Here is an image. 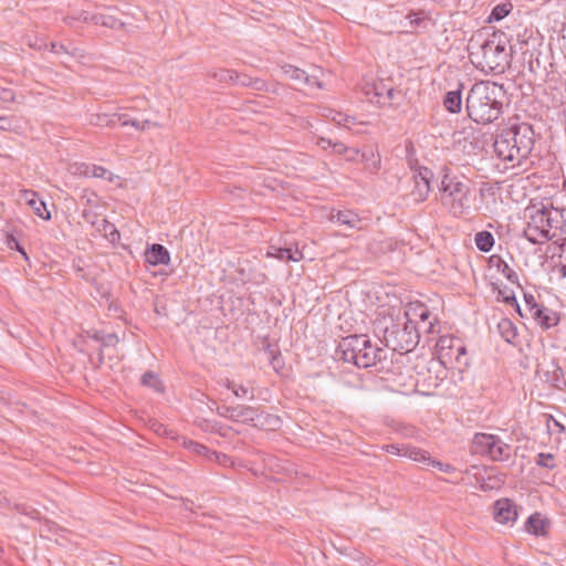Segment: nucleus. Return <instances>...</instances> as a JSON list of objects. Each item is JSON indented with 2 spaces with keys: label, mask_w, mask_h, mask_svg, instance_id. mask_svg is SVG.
<instances>
[{
  "label": "nucleus",
  "mask_w": 566,
  "mask_h": 566,
  "mask_svg": "<svg viewBox=\"0 0 566 566\" xmlns=\"http://www.w3.org/2000/svg\"><path fill=\"white\" fill-rule=\"evenodd\" d=\"M150 126H156L158 127L159 125L157 123H151L150 120L146 119L144 122H140V130H146L147 128H149Z\"/></svg>",
  "instance_id": "obj_57"
},
{
  "label": "nucleus",
  "mask_w": 566,
  "mask_h": 566,
  "mask_svg": "<svg viewBox=\"0 0 566 566\" xmlns=\"http://www.w3.org/2000/svg\"><path fill=\"white\" fill-rule=\"evenodd\" d=\"M232 411V421L244 424H253L260 416L259 408L245 405L233 406Z\"/></svg>",
  "instance_id": "obj_17"
},
{
  "label": "nucleus",
  "mask_w": 566,
  "mask_h": 566,
  "mask_svg": "<svg viewBox=\"0 0 566 566\" xmlns=\"http://www.w3.org/2000/svg\"><path fill=\"white\" fill-rule=\"evenodd\" d=\"M274 252H269V255H274L279 260L290 261L292 258L291 248H274L272 247Z\"/></svg>",
  "instance_id": "obj_42"
},
{
  "label": "nucleus",
  "mask_w": 566,
  "mask_h": 566,
  "mask_svg": "<svg viewBox=\"0 0 566 566\" xmlns=\"http://www.w3.org/2000/svg\"><path fill=\"white\" fill-rule=\"evenodd\" d=\"M426 458H427V460L418 461V462L426 464V465H430L432 468H437L439 471H442V472H449L450 470H452V467L450 464L442 463L440 461L431 459V457L429 455L428 452H426Z\"/></svg>",
  "instance_id": "obj_39"
},
{
  "label": "nucleus",
  "mask_w": 566,
  "mask_h": 566,
  "mask_svg": "<svg viewBox=\"0 0 566 566\" xmlns=\"http://www.w3.org/2000/svg\"><path fill=\"white\" fill-rule=\"evenodd\" d=\"M546 381H549L555 388H562V385H565L562 368L554 365L552 376H549L548 373L546 374Z\"/></svg>",
  "instance_id": "obj_33"
},
{
  "label": "nucleus",
  "mask_w": 566,
  "mask_h": 566,
  "mask_svg": "<svg viewBox=\"0 0 566 566\" xmlns=\"http://www.w3.org/2000/svg\"><path fill=\"white\" fill-rule=\"evenodd\" d=\"M386 94H387L388 99L392 101L395 97L396 91L392 87H390L387 90Z\"/></svg>",
  "instance_id": "obj_58"
},
{
  "label": "nucleus",
  "mask_w": 566,
  "mask_h": 566,
  "mask_svg": "<svg viewBox=\"0 0 566 566\" xmlns=\"http://www.w3.org/2000/svg\"><path fill=\"white\" fill-rule=\"evenodd\" d=\"M226 386L228 389H231L235 397L242 398L250 395V399H254V394L248 387L243 385H237L233 381L227 380Z\"/></svg>",
  "instance_id": "obj_30"
},
{
  "label": "nucleus",
  "mask_w": 566,
  "mask_h": 566,
  "mask_svg": "<svg viewBox=\"0 0 566 566\" xmlns=\"http://www.w3.org/2000/svg\"><path fill=\"white\" fill-rule=\"evenodd\" d=\"M209 461L218 462L223 467H232L234 463L229 455L217 451H212V453H209Z\"/></svg>",
  "instance_id": "obj_38"
},
{
  "label": "nucleus",
  "mask_w": 566,
  "mask_h": 566,
  "mask_svg": "<svg viewBox=\"0 0 566 566\" xmlns=\"http://www.w3.org/2000/svg\"><path fill=\"white\" fill-rule=\"evenodd\" d=\"M531 317L541 327H543L545 329L556 326L559 322L558 314L555 311L544 306L543 304L538 308H536L535 312H533Z\"/></svg>",
  "instance_id": "obj_15"
},
{
  "label": "nucleus",
  "mask_w": 566,
  "mask_h": 566,
  "mask_svg": "<svg viewBox=\"0 0 566 566\" xmlns=\"http://www.w3.org/2000/svg\"><path fill=\"white\" fill-rule=\"evenodd\" d=\"M185 447L196 454L206 457L208 460H209V453H212V451L209 450L206 446L200 444L195 441H191V440L185 441Z\"/></svg>",
  "instance_id": "obj_32"
},
{
  "label": "nucleus",
  "mask_w": 566,
  "mask_h": 566,
  "mask_svg": "<svg viewBox=\"0 0 566 566\" xmlns=\"http://www.w3.org/2000/svg\"><path fill=\"white\" fill-rule=\"evenodd\" d=\"M119 339L116 334H104L99 337V354H98V361L99 364L103 363L104 358V350L108 347H115L118 344Z\"/></svg>",
  "instance_id": "obj_29"
},
{
  "label": "nucleus",
  "mask_w": 566,
  "mask_h": 566,
  "mask_svg": "<svg viewBox=\"0 0 566 566\" xmlns=\"http://www.w3.org/2000/svg\"><path fill=\"white\" fill-rule=\"evenodd\" d=\"M291 254H292V258H290V261H300L302 258H303V254L301 251H298L297 249L295 250H292L291 249Z\"/></svg>",
  "instance_id": "obj_55"
},
{
  "label": "nucleus",
  "mask_w": 566,
  "mask_h": 566,
  "mask_svg": "<svg viewBox=\"0 0 566 566\" xmlns=\"http://www.w3.org/2000/svg\"><path fill=\"white\" fill-rule=\"evenodd\" d=\"M535 462L537 465L546 469H554L556 467L552 453H538Z\"/></svg>",
  "instance_id": "obj_37"
},
{
  "label": "nucleus",
  "mask_w": 566,
  "mask_h": 566,
  "mask_svg": "<svg viewBox=\"0 0 566 566\" xmlns=\"http://www.w3.org/2000/svg\"><path fill=\"white\" fill-rule=\"evenodd\" d=\"M499 270L511 283H517L518 276L507 263L502 261L499 265Z\"/></svg>",
  "instance_id": "obj_40"
},
{
  "label": "nucleus",
  "mask_w": 566,
  "mask_h": 566,
  "mask_svg": "<svg viewBox=\"0 0 566 566\" xmlns=\"http://www.w3.org/2000/svg\"><path fill=\"white\" fill-rule=\"evenodd\" d=\"M407 18L410 19L411 27H419L422 22H424V18H421L416 13L409 14Z\"/></svg>",
  "instance_id": "obj_50"
},
{
  "label": "nucleus",
  "mask_w": 566,
  "mask_h": 566,
  "mask_svg": "<svg viewBox=\"0 0 566 566\" xmlns=\"http://www.w3.org/2000/svg\"><path fill=\"white\" fill-rule=\"evenodd\" d=\"M471 452L488 455L494 461H505L511 457V447L495 434L476 433L472 441Z\"/></svg>",
  "instance_id": "obj_7"
},
{
  "label": "nucleus",
  "mask_w": 566,
  "mask_h": 566,
  "mask_svg": "<svg viewBox=\"0 0 566 566\" xmlns=\"http://www.w3.org/2000/svg\"><path fill=\"white\" fill-rule=\"evenodd\" d=\"M12 242L15 243V250L19 251L24 256V259H28L25 250L19 244L17 239L12 235L8 237L7 243L10 249H12Z\"/></svg>",
  "instance_id": "obj_46"
},
{
  "label": "nucleus",
  "mask_w": 566,
  "mask_h": 566,
  "mask_svg": "<svg viewBox=\"0 0 566 566\" xmlns=\"http://www.w3.org/2000/svg\"><path fill=\"white\" fill-rule=\"evenodd\" d=\"M511 7V4L505 3L494 7L490 15V21H500L505 18L510 13Z\"/></svg>",
  "instance_id": "obj_35"
},
{
  "label": "nucleus",
  "mask_w": 566,
  "mask_h": 566,
  "mask_svg": "<svg viewBox=\"0 0 566 566\" xmlns=\"http://www.w3.org/2000/svg\"><path fill=\"white\" fill-rule=\"evenodd\" d=\"M83 21H92L94 24L103 25L109 29H120L125 23L118 19L111 10L95 14L82 13Z\"/></svg>",
  "instance_id": "obj_14"
},
{
  "label": "nucleus",
  "mask_w": 566,
  "mask_h": 566,
  "mask_svg": "<svg viewBox=\"0 0 566 566\" xmlns=\"http://www.w3.org/2000/svg\"><path fill=\"white\" fill-rule=\"evenodd\" d=\"M551 219L545 210L537 211L524 229V237L533 244L551 240Z\"/></svg>",
  "instance_id": "obj_8"
},
{
  "label": "nucleus",
  "mask_w": 566,
  "mask_h": 566,
  "mask_svg": "<svg viewBox=\"0 0 566 566\" xmlns=\"http://www.w3.org/2000/svg\"><path fill=\"white\" fill-rule=\"evenodd\" d=\"M499 332L505 342L513 344L517 337V328L512 321L504 318L497 325Z\"/></svg>",
  "instance_id": "obj_22"
},
{
  "label": "nucleus",
  "mask_w": 566,
  "mask_h": 566,
  "mask_svg": "<svg viewBox=\"0 0 566 566\" xmlns=\"http://www.w3.org/2000/svg\"><path fill=\"white\" fill-rule=\"evenodd\" d=\"M282 71L286 75V77L300 84L308 83L311 80L310 75L306 74L305 71L291 64L283 65Z\"/></svg>",
  "instance_id": "obj_24"
},
{
  "label": "nucleus",
  "mask_w": 566,
  "mask_h": 566,
  "mask_svg": "<svg viewBox=\"0 0 566 566\" xmlns=\"http://www.w3.org/2000/svg\"><path fill=\"white\" fill-rule=\"evenodd\" d=\"M549 525L551 523L547 518L543 517L539 513H534L528 516L525 530L535 536H545L548 533Z\"/></svg>",
  "instance_id": "obj_18"
},
{
  "label": "nucleus",
  "mask_w": 566,
  "mask_h": 566,
  "mask_svg": "<svg viewBox=\"0 0 566 566\" xmlns=\"http://www.w3.org/2000/svg\"><path fill=\"white\" fill-rule=\"evenodd\" d=\"M127 125H130V126L135 127L136 129L140 130V122H138L136 119H128L127 116L125 115L124 120L122 122V126H127Z\"/></svg>",
  "instance_id": "obj_51"
},
{
  "label": "nucleus",
  "mask_w": 566,
  "mask_h": 566,
  "mask_svg": "<svg viewBox=\"0 0 566 566\" xmlns=\"http://www.w3.org/2000/svg\"><path fill=\"white\" fill-rule=\"evenodd\" d=\"M76 20H77V19H76V18H74V17H67V18L65 19V22H66L69 25H73V24H74V22H75Z\"/></svg>",
  "instance_id": "obj_60"
},
{
  "label": "nucleus",
  "mask_w": 566,
  "mask_h": 566,
  "mask_svg": "<svg viewBox=\"0 0 566 566\" xmlns=\"http://www.w3.org/2000/svg\"><path fill=\"white\" fill-rule=\"evenodd\" d=\"M503 85L490 81L475 83L467 97V109L470 118L479 124L496 120L502 114L505 98Z\"/></svg>",
  "instance_id": "obj_1"
},
{
  "label": "nucleus",
  "mask_w": 566,
  "mask_h": 566,
  "mask_svg": "<svg viewBox=\"0 0 566 566\" xmlns=\"http://www.w3.org/2000/svg\"><path fill=\"white\" fill-rule=\"evenodd\" d=\"M453 353V359L458 363L459 367L469 365L467 358V348L461 344L460 340L457 344L455 350Z\"/></svg>",
  "instance_id": "obj_36"
},
{
  "label": "nucleus",
  "mask_w": 566,
  "mask_h": 566,
  "mask_svg": "<svg viewBox=\"0 0 566 566\" xmlns=\"http://www.w3.org/2000/svg\"><path fill=\"white\" fill-rule=\"evenodd\" d=\"M443 105L450 113H459L462 107L461 91L455 90L448 92L444 96Z\"/></svg>",
  "instance_id": "obj_21"
},
{
  "label": "nucleus",
  "mask_w": 566,
  "mask_h": 566,
  "mask_svg": "<svg viewBox=\"0 0 566 566\" xmlns=\"http://www.w3.org/2000/svg\"><path fill=\"white\" fill-rule=\"evenodd\" d=\"M52 51H54L56 53L59 52V46L54 43H52Z\"/></svg>",
  "instance_id": "obj_62"
},
{
  "label": "nucleus",
  "mask_w": 566,
  "mask_h": 566,
  "mask_svg": "<svg viewBox=\"0 0 566 566\" xmlns=\"http://www.w3.org/2000/svg\"><path fill=\"white\" fill-rule=\"evenodd\" d=\"M384 450L388 453L405 457V458L411 459L413 461L427 460L426 451H423L417 447L407 444V443L387 444L384 447Z\"/></svg>",
  "instance_id": "obj_13"
},
{
  "label": "nucleus",
  "mask_w": 566,
  "mask_h": 566,
  "mask_svg": "<svg viewBox=\"0 0 566 566\" xmlns=\"http://www.w3.org/2000/svg\"><path fill=\"white\" fill-rule=\"evenodd\" d=\"M142 385L148 388H151L156 392H163L164 391V385L161 380L159 379L158 375L153 371H146L142 376Z\"/></svg>",
  "instance_id": "obj_28"
},
{
  "label": "nucleus",
  "mask_w": 566,
  "mask_h": 566,
  "mask_svg": "<svg viewBox=\"0 0 566 566\" xmlns=\"http://www.w3.org/2000/svg\"><path fill=\"white\" fill-rule=\"evenodd\" d=\"M101 231L104 232V234L108 238L111 242H115L120 238V234L118 230L115 228V226L105 219L103 220V228L101 229Z\"/></svg>",
  "instance_id": "obj_34"
},
{
  "label": "nucleus",
  "mask_w": 566,
  "mask_h": 566,
  "mask_svg": "<svg viewBox=\"0 0 566 566\" xmlns=\"http://www.w3.org/2000/svg\"><path fill=\"white\" fill-rule=\"evenodd\" d=\"M332 119L338 125H346V123L348 122V116L336 112Z\"/></svg>",
  "instance_id": "obj_49"
},
{
  "label": "nucleus",
  "mask_w": 566,
  "mask_h": 566,
  "mask_svg": "<svg viewBox=\"0 0 566 566\" xmlns=\"http://www.w3.org/2000/svg\"><path fill=\"white\" fill-rule=\"evenodd\" d=\"M271 365L275 370H279V368H281V358L279 355H274L272 357Z\"/></svg>",
  "instance_id": "obj_56"
},
{
  "label": "nucleus",
  "mask_w": 566,
  "mask_h": 566,
  "mask_svg": "<svg viewBox=\"0 0 566 566\" xmlns=\"http://www.w3.org/2000/svg\"><path fill=\"white\" fill-rule=\"evenodd\" d=\"M333 150L335 154L343 155L348 151V147L340 142H336L333 144Z\"/></svg>",
  "instance_id": "obj_47"
},
{
  "label": "nucleus",
  "mask_w": 566,
  "mask_h": 566,
  "mask_svg": "<svg viewBox=\"0 0 566 566\" xmlns=\"http://www.w3.org/2000/svg\"><path fill=\"white\" fill-rule=\"evenodd\" d=\"M336 353L339 359L352 363L359 368H369L385 358L384 349L363 334L349 335L343 338Z\"/></svg>",
  "instance_id": "obj_4"
},
{
  "label": "nucleus",
  "mask_w": 566,
  "mask_h": 566,
  "mask_svg": "<svg viewBox=\"0 0 566 566\" xmlns=\"http://www.w3.org/2000/svg\"><path fill=\"white\" fill-rule=\"evenodd\" d=\"M459 339L449 335L441 336L437 342V350L439 358L446 363L453 359V352L455 350Z\"/></svg>",
  "instance_id": "obj_19"
},
{
  "label": "nucleus",
  "mask_w": 566,
  "mask_h": 566,
  "mask_svg": "<svg viewBox=\"0 0 566 566\" xmlns=\"http://www.w3.org/2000/svg\"><path fill=\"white\" fill-rule=\"evenodd\" d=\"M376 95H378V96L382 95V90L376 88Z\"/></svg>",
  "instance_id": "obj_63"
},
{
  "label": "nucleus",
  "mask_w": 566,
  "mask_h": 566,
  "mask_svg": "<svg viewBox=\"0 0 566 566\" xmlns=\"http://www.w3.org/2000/svg\"><path fill=\"white\" fill-rule=\"evenodd\" d=\"M474 242L482 252H489L494 245V238L489 231H480L475 234Z\"/></svg>",
  "instance_id": "obj_27"
},
{
  "label": "nucleus",
  "mask_w": 566,
  "mask_h": 566,
  "mask_svg": "<svg viewBox=\"0 0 566 566\" xmlns=\"http://www.w3.org/2000/svg\"><path fill=\"white\" fill-rule=\"evenodd\" d=\"M562 277H566V264L559 269Z\"/></svg>",
  "instance_id": "obj_61"
},
{
  "label": "nucleus",
  "mask_w": 566,
  "mask_h": 566,
  "mask_svg": "<svg viewBox=\"0 0 566 566\" xmlns=\"http://www.w3.org/2000/svg\"><path fill=\"white\" fill-rule=\"evenodd\" d=\"M535 133L527 123L514 124L503 129L494 140V151L499 158L516 161L518 165L532 153Z\"/></svg>",
  "instance_id": "obj_2"
},
{
  "label": "nucleus",
  "mask_w": 566,
  "mask_h": 566,
  "mask_svg": "<svg viewBox=\"0 0 566 566\" xmlns=\"http://www.w3.org/2000/svg\"><path fill=\"white\" fill-rule=\"evenodd\" d=\"M145 261L150 265H166L170 261V254L164 245L154 243L146 249Z\"/></svg>",
  "instance_id": "obj_16"
},
{
  "label": "nucleus",
  "mask_w": 566,
  "mask_h": 566,
  "mask_svg": "<svg viewBox=\"0 0 566 566\" xmlns=\"http://www.w3.org/2000/svg\"><path fill=\"white\" fill-rule=\"evenodd\" d=\"M415 316L419 317V322H415L416 326H420V331L432 333L433 332V323L428 322L431 316V313L428 308L420 306L418 310H415Z\"/></svg>",
  "instance_id": "obj_25"
},
{
  "label": "nucleus",
  "mask_w": 566,
  "mask_h": 566,
  "mask_svg": "<svg viewBox=\"0 0 566 566\" xmlns=\"http://www.w3.org/2000/svg\"><path fill=\"white\" fill-rule=\"evenodd\" d=\"M562 248H563V250H566V239L564 240Z\"/></svg>",
  "instance_id": "obj_64"
},
{
  "label": "nucleus",
  "mask_w": 566,
  "mask_h": 566,
  "mask_svg": "<svg viewBox=\"0 0 566 566\" xmlns=\"http://www.w3.org/2000/svg\"><path fill=\"white\" fill-rule=\"evenodd\" d=\"M125 115L124 114H114L112 116L108 115V122L109 125L107 127H113L116 125V118L120 120V123L124 120Z\"/></svg>",
  "instance_id": "obj_54"
},
{
  "label": "nucleus",
  "mask_w": 566,
  "mask_h": 566,
  "mask_svg": "<svg viewBox=\"0 0 566 566\" xmlns=\"http://www.w3.org/2000/svg\"><path fill=\"white\" fill-rule=\"evenodd\" d=\"M211 76L222 83H230L234 81V71L232 70H226V69H219L211 73Z\"/></svg>",
  "instance_id": "obj_31"
},
{
  "label": "nucleus",
  "mask_w": 566,
  "mask_h": 566,
  "mask_svg": "<svg viewBox=\"0 0 566 566\" xmlns=\"http://www.w3.org/2000/svg\"><path fill=\"white\" fill-rule=\"evenodd\" d=\"M316 144L322 147L323 149H326L327 147H333V142L325 137H319L316 142Z\"/></svg>",
  "instance_id": "obj_52"
},
{
  "label": "nucleus",
  "mask_w": 566,
  "mask_h": 566,
  "mask_svg": "<svg viewBox=\"0 0 566 566\" xmlns=\"http://www.w3.org/2000/svg\"><path fill=\"white\" fill-rule=\"evenodd\" d=\"M310 82L308 83H304L305 85L307 86H311V87H317V88H322L323 87V84L321 81H318V78L315 76V75H310Z\"/></svg>",
  "instance_id": "obj_53"
},
{
  "label": "nucleus",
  "mask_w": 566,
  "mask_h": 566,
  "mask_svg": "<svg viewBox=\"0 0 566 566\" xmlns=\"http://www.w3.org/2000/svg\"><path fill=\"white\" fill-rule=\"evenodd\" d=\"M0 129L2 130H11L12 129V119L10 117H0Z\"/></svg>",
  "instance_id": "obj_48"
},
{
  "label": "nucleus",
  "mask_w": 566,
  "mask_h": 566,
  "mask_svg": "<svg viewBox=\"0 0 566 566\" xmlns=\"http://www.w3.org/2000/svg\"><path fill=\"white\" fill-rule=\"evenodd\" d=\"M233 83H237L240 86L244 87H251L256 91H262L265 88V83L261 78H252L249 75L245 74H238L234 72V81Z\"/></svg>",
  "instance_id": "obj_23"
},
{
  "label": "nucleus",
  "mask_w": 566,
  "mask_h": 566,
  "mask_svg": "<svg viewBox=\"0 0 566 566\" xmlns=\"http://www.w3.org/2000/svg\"><path fill=\"white\" fill-rule=\"evenodd\" d=\"M419 332L420 326H416L415 321L408 317L402 326L392 324L391 327H386L384 339L387 347L408 353L417 345Z\"/></svg>",
  "instance_id": "obj_6"
},
{
  "label": "nucleus",
  "mask_w": 566,
  "mask_h": 566,
  "mask_svg": "<svg viewBox=\"0 0 566 566\" xmlns=\"http://www.w3.org/2000/svg\"><path fill=\"white\" fill-rule=\"evenodd\" d=\"M91 124L99 127H107L109 125L107 114H95L91 117Z\"/></svg>",
  "instance_id": "obj_43"
},
{
  "label": "nucleus",
  "mask_w": 566,
  "mask_h": 566,
  "mask_svg": "<svg viewBox=\"0 0 566 566\" xmlns=\"http://www.w3.org/2000/svg\"><path fill=\"white\" fill-rule=\"evenodd\" d=\"M493 514L497 523L512 525L517 518V509L510 499H500L494 503Z\"/></svg>",
  "instance_id": "obj_9"
},
{
  "label": "nucleus",
  "mask_w": 566,
  "mask_h": 566,
  "mask_svg": "<svg viewBox=\"0 0 566 566\" xmlns=\"http://www.w3.org/2000/svg\"><path fill=\"white\" fill-rule=\"evenodd\" d=\"M14 96V92L11 88L0 86V102H13Z\"/></svg>",
  "instance_id": "obj_44"
},
{
  "label": "nucleus",
  "mask_w": 566,
  "mask_h": 566,
  "mask_svg": "<svg viewBox=\"0 0 566 566\" xmlns=\"http://www.w3.org/2000/svg\"><path fill=\"white\" fill-rule=\"evenodd\" d=\"M441 191L442 203L449 208L453 216L461 217L469 210L470 188L459 177L446 174L441 180Z\"/></svg>",
  "instance_id": "obj_5"
},
{
  "label": "nucleus",
  "mask_w": 566,
  "mask_h": 566,
  "mask_svg": "<svg viewBox=\"0 0 566 566\" xmlns=\"http://www.w3.org/2000/svg\"><path fill=\"white\" fill-rule=\"evenodd\" d=\"M504 483V480L501 478H491L489 476L486 480H483L481 483L482 491H489L493 489H499Z\"/></svg>",
  "instance_id": "obj_41"
},
{
  "label": "nucleus",
  "mask_w": 566,
  "mask_h": 566,
  "mask_svg": "<svg viewBox=\"0 0 566 566\" xmlns=\"http://www.w3.org/2000/svg\"><path fill=\"white\" fill-rule=\"evenodd\" d=\"M101 335H104L102 332H94L92 335H90L94 340L99 343Z\"/></svg>",
  "instance_id": "obj_59"
},
{
  "label": "nucleus",
  "mask_w": 566,
  "mask_h": 566,
  "mask_svg": "<svg viewBox=\"0 0 566 566\" xmlns=\"http://www.w3.org/2000/svg\"><path fill=\"white\" fill-rule=\"evenodd\" d=\"M233 406H221L218 407L217 412L219 416L227 418L232 421Z\"/></svg>",
  "instance_id": "obj_45"
},
{
  "label": "nucleus",
  "mask_w": 566,
  "mask_h": 566,
  "mask_svg": "<svg viewBox=\"0 0 566 566\" xmlns=\"http://www.w3.org/2000/svg\"><path fill=\"white\" fill-rule=\"evenodd\" d=\"M83 168L84 169H81L78 172L83 174L84 176L113 180V174L102 166L92 165L83 166Z\"/></svg>",
  "instance_id": "obj_26"
},
{
  "label": "nucleus",
  "mask_w": 566,
  "mask_h": 566,
  "mask_svg": "<svg viewBox=\"0 0 566 566\" xmlns=\"http://www.w3.org/2000/svg\"><path fill=\"white\" fill-rule=\"evenodd\" d=\"M506 303H515L516 304V311L518 314L524 316H531L533 312L536 311L542 304H538L532 294H524V308L522 310L521 306L517 304L515 296H507L504 298Z\"/></svg>",
  "instance_id": "obj_20"
},
{
  "label": "nucleus",
  "mask_w": 566,
  "mask_h": 566,
  "mask_svg": "<svg viewBox=\"0 0 566 566\" xmlns=\"http://www.w3.org/2000/svg\"><path fill=\"white\" fill-rule=\"evenodd\" d=\"M469 57L485 73L503 74L510 66L512 49L506 48L502 35L494 33L478 46L472 44Z\"/></svg>",
  "instance_id": "obj_3"
},
{
  "label": "nucleus",
  "mask_w": 566,
  "mask_h": 566,
  "mask_svg": "<svg viewBox=\"0 0 566 566\" xmlns=\"http://www.w3.org/2000/svg\"><path fill=\"white\" fill-rule=\"evenodd\" d=\"M432 172L428 168H422L413 176L415 189L412 196L417 201H423L430 192V178Z\"/></svg>",
  "instance_id": "obj_12"
},
{
  "label": "nucleus",
  "mask_w": 566,
  "mask_h": 566,
  "mask_svg": "<svg viewBox=\"0 0 566 566\" xmlns=\"http://www.w3.org/2000/svg\"><path fill=\"white\" fill-rule=\"evenodd\" d=\"M20 201L28 205L33 212L44 220L51 219V213L46 208V203L39 198L38 193L33 190H23L20 193Z\"/></svg>",
  "instance_id": "obj_10"
},
{
  "label": "nucleus",
  "mask_w": 566,
  "mask_h": 566,
  "mask_svg": "<svg viewBox=\"0 0 566 566\" xmlns=\"http://www.w3.org/2000/svg\"><path fill=\"white\" fill-rule=\"evenodd\" d=\"M329 220L336 222L340 226H345L352 230H361L363 229V220L361 218L352 210H337L332 211L329 216Z\"/></svg>",
  "instance_id": "obj_11"
}]
</instances>
